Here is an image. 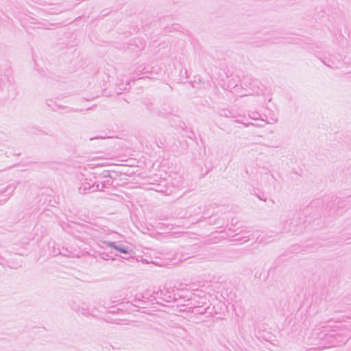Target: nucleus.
Here are the masks:
<instances>
[{"instance_id":"nucleus-1","label":"nucleus","mask_w":351,"mask_h":351,"mask_svg":"<svg viewBox=\"0 0 351 351\" xmlns=\"http://www.w3.org/2000/svg\"><path fill=\"white\" fill-rule=\"evenodd\" d=\"M117 250H119L120 252H123V253H127L128 252L123 249H119L118 247H116Z\"/></svg>"}]
</instances>
